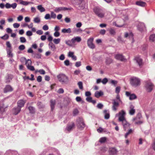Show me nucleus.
<instances>
[{"label":"nucleus","instance_id":"f257e3e1","mask_svg":"<svg viewBox=\"0 0 155 155\" xmlns=\"http://www.w3.org/2000/svg\"><path fill=\"white\" fill-rule=\"evenodd\" d=\"M94 12L95 14L99 17L103 18L104 15V11L99 7H95L93 9Z\"/></svg>","mask_w":155,"mask_h":155},{"label":"nucleus","instance_id":"f03ea898","mask_svg":"<svg viewBox=\"0 0 155 155\" xmlns=\"http://www.w3.org/2000/svg\"><path fill=\"white\" fill-rule=\"evenodd\" d=\"M130 83L133 86L136 87L140 85V81L139 78L133 77L130 78Z\"/></svg>","mask_w":155,"mask_h":155},{"label":"nucleus","instance_id":"7ed1b4c3","mask_svg":"<svg viewBox=\"0 0 155 155\" xmlns=\"http://www.w3.org/2000/svg\"><path fill=\"white\" fill-rule=\"evenodd\" d=\"M145 86L148 92H150L154 87L153 84L150 80L146 81H145Z\"/></svg>","mask_w":155,"mask_h":155},{"label":"nucleus","instance_id":"20e7f679","mask_svg":"<svg viewBox=\"0 0 155 155\" xmlns=\"http://www.w3.org/2000/svg\"><path fill=\"white\" fill-rule=\"evenodd\" d=\"M76 125L78 129L82 130L85 127V124L83 119L81 118H79L76 121Z\"/></svg>","mask_w":155,"mask_h":155},{"label":"nucleus","instance_id":"39448f33","mask_svg":"<svg viewBox=\"0 0 155 155\" xmlns=\"http://www.w3.org/2000/svg\"><path fill=\"white\" fill-rule=\"evenodd\" d=\"M125 112L123 110H122L118 114H116V116H117L118 117V120L119 121L122 122L124 120H126L125 117Z\"/></svg>","mask_w":155,"mask_h":155},{"label":"nucleus","instance_id":"423d86ee","mask_svg":"<svg viewBox=\"0 0 155 155\" xmlns=\"http://www.w3.org/2000/svg\"><path fill=\"white\" fill-rule=\"evenodd\" d=\"M57 77L60 82H65L68 81V77L63 74H60L58 75Z\"/></svg>","mask_w":155,"mask_h":155},{"label":"nucleus","instance_id":"0eeeda50","mask_svg":"<svg viewBox=\"0 0 155 155\" xmlns=\"http://www.w3.org/2000/svg\"><path fill=\"white\" fill-rule=\"evenodd\" d=\"M7 107L5 106L3 103L0 104V118L3 117V115L5 114V109Z\"/></svg>","mask_w":155,"mask_h":155},{"label":"nucleus","instance_id":"6e6552de","mask_svg":"<svg viewBox=\"0 0 155 155\" xmlns=\"http://www.w3.org/2000/svg\"><path fill=\"white\" fill-rule=\"evenodd\" d=\"M93 38H90L87 41L88 46L91 49H94L95 48L94 45L93 43Z\"/></svg>","mask_w":155,"mask_h":155},{"label":"nucleus","instance_id":"1a4fd4ad","mask_svg":"<svg viewBox=\"0 0 155 155\" xmlns=\"http://www.w3.org/2000/svg\"><path fill=\"white\" fill-rule=\"evenodd\" d=\"M112 104H113L112 107L113 110L116 111L117 110V108L119 106V103L117 101L115 100L114 99L113 100Z\"/></svg>","mask_w":155,"mask_h":155},{"label":"nucleus","instance_id":"9d476101","mask_svg":"<svg viewBox=\"0 0 155 155\" xmlns=\"http://www.w3.org/2000/svg\"><path fill=\"white\" fill-rule=\"evenodd\" d=\"M141 116L140 114H138L137 116L136 117H135L133 119V121L136 124H140L142 123V121H139L140 119Z\"/></svg>","mask_w":155,"mask_h":155},{"label":"nucleus","instance_id":"9b49d317","mask_svg":"<svg viewBox=\"0 0 155 155\" xmlns=\"http://www.w3.org/2000/svg\"><path fill=\"white\" fill-rule=\"evenodd\" d=\"M129 113L130 115H133L135 112V109L134 107L132 105H130L129 108Z\"/></svg>","mask_w":155,"mask_h":155},{"label":"nucleus","instance_id":"f8f14e48","mask_svg":"<svg viewBox=\"0 0 155 155\" xmlns=\"http://www.w3.org/2000/svg\"><path fill=\"white\" fill-rule=\"evenodd\" d=\"M137 28L140 31L144 30L145 29L144 24L143 23L139 22L137 25Z\"/></svg>","mask_w":155,"mask_h":155},{"label":"nucleus","instance_id":"ddd939ff","mask_svg":"<svg viewBox=\"0 0 155 155\" xmlns=\"http://www.w3.org/2000/svg\"><path fill=\"white\" fill-rule=\"evenodd\" d=\"M26 103V101L23 100H19L17 103V106L19 107H20V108L23 107L25 104Z\"/></svg>","mask_w":155,"mask_h":155},{"label":"nucleus","instance_id":"4468645a","mask_svg":"<svg viewBox=\"0 0 155 155\" xmlns=\"http://www.w3.org/2000/svg\"><path fill=\"white\" fill-rule=\"evenodd\" d=\"M13 90L12 87L10 85H6L4 89V92L5 93L12 91Z\"/></svg>","mask_w":155,"mask_h":155},{"label":"nucleus","instance_id":"2eb2a0df","mask_svg":"<svg viewBox=\"0 0 155 155\" xmlns=\"http://www.w3.org/2000/svg\"><path fill=\"white\" fill-rule=\"evenodd\" d=\"M122 122L124 130H126L130 127V124L127 122L126 120H124Z\"/></svg>","mask_w":155,"mask_h":155},{"label":"nucleus","instance_id":"dca6fc26","mask_svg":"<svg viewBox=\"0 0 155 155\" xmlns=\"http://www.w3.org/2000/svg\"><path fill=\"white\" fill-rule=\"evenodd\" d=\"M21 110L20 108L17 106V107H15L13 109L12 113L16 115L20 112Z\"/></svg>","mask_w":155,"mask_h":155},{"label":"nucleus","instance_id":"f3484780","mask_svg":"<svg viewBox=\"0 0 155 155\" xmlns=\"http://www.w3.org/2000/svg\"><path fill=\"white\" fill-rule=\"evenodd\" d=\"M81 40V38L79 37H74L71 39L72 43L74 44V45L75 44L76 42H79Z\"/></svg>","mask_w":155,"mask_h":155},{"label":"nucleus","instance_id":"a211bd4d","mask_svg":"<svg viewBox=\"0 0 155 155\" xmlns=\"http://www.w3.org/2000/svg\"><path fill=\"white\" fill-rule=\"evenodd\" d=\"M134 60L136 61L139 66L142 64V60L139 56H137L135 57Z\"/></svg>","mask_w":155,"mask_h":155},{"label":"nucleus","instance_id":"6ab92c4d","mask_svg":"<svg viewBox=\"0 0 155 155\" xmlns=\"http://www.w3.org/2000/svg\"><path fill=\"white\" fill-rule=\"evenodd\" d=\"M75 124L74 123H72L71 124H69L67 126L66 130L68 132H70L73 129L74 127Z\"/></svg>","mask_w":155,"mask_h":155},{"label":"nucleus","instance_id":"aec40b11","mask_svg":"<svg viewBox=\"0 0 155 155\" xmlns=\"http://www.w3.org/2000/svg\"><path fill=\"white\" fill-rule=\"evenodd\" d=\"M115 58L116 59L120 60L121 61H124L125 60V59L124 58V57L121 54H118L115 55Z\"/></svg>","mask_w":155,"mask_h":155},{"label":"nucleus","instance_id":"412c9836","mask_svg":"<svg viewBox=\"0 0 155 155\" xmlns=\"http://www.w3.org/2000/svg\"><path fill=\"white\" fill-rule=\"evenodd\" d=\"M104 95L103 92L101 91H96L94 93V96L97 98H99L100 97Z\"/></svg>","mask_w":155,"mask_h":155},{"label":"nucleus","instance_id":"4be33fe9","mask_svg":"<svg viewBox=\"0 0 155 155\" xmlns=\"http://www.w3.org/2000/svg\"><path fill=\"white\" fill-rule=\"evenodd\" d=\"M117 151L114 148H110L109 150V154L110 155H114L117 153Z\"/></svg>","mask_w":155,"mask_h":155},{"label":"nucleus","instance_id":"5701e85b","mask_svg":"<svg viewBox=\"0 0 155 155\" xmlns=\"http://www.w3.org/2000/svg\"><path fill=\"white\" fill-rule=\"evenodd\" d=\"M48 46L49 48L53 51H54L56 49L55 45L52 42L49 43Z\"/></svg>","mask_w":155,"mask_h":155},{"label":"nucleus","instance_id":"b1692460","mask_svg":"<svg viewBox=\"0 0 155 155\" xmlns=\"http://www.w3.org/2000/svg\"><path fill=\"white\" fill-rule=\"evenodd\" d=\"M136 4L138 6L141 7H144L146 5V3L145 2L141 1L137 2Z\"/></svg>","mask_w":155,"mask_h":155},{"label":"nucleus","instance_id":"393cba45","mask_svg":"<svg viewBox=\"0 0 155 155\" xmlns=\"http://www.w3.org/2000/svg\"><path fill=\"white\" fill-rule=\"evenodd\" d=\"M12 49H6L7 56L9 58H12L13 54L12 53Z\"/></svg>","mask_w":155,"mask_h":155},{"label":"nucleus","instance_id":"a878e982","mask_svg":"<svg viewBox=\"0 0 155 155\" xmlns=\"http://www.w3.org/2000/svg\"><path fill=\"white\" fill-rule=\"evenodd\" d=\"M61 32L63 33H70L71 32V29L70 28L68 29L63 28L61 30Z\"/></svg>","mask_w":155,"mask_h":155},{"label":"nucleus","instance_id":"bb28decb","mask_svg":"<svg viewBox=\"0 0 155 155\" xmlns=\"http://www.w3.org/2000/svg\"><path fill=\"white\" fill-rule=\"evenodd\" d=\"M104 118L106 119H108L110 117V114L108 111L107 110H104Z\"/></svg>","mask_w":155,"mask_h":155},{"label":"nucleus","instance_id":"cd10ccee","mask_svg":"<svg viewBox=\"0 0 155 155\" xmlns=\"http://www.w3.org/2000/svg\"><path fill=\"white\" fill-rule=\"evenodd\" d=\"M37 9L40 12H44L45 11V9L42 7L41 5H39L37 6Z\"/></svg>","mask_w":155,"mask_h":155},{"label":"nucleus","instance_id":"c85d7f7f","mask_svg":"<svg viewBox=\"0 0 155 155\" xmlns=\"http://www.w3.org/2000/svg\"><path fill=\"white\" fill-rule=\"evenodd\" d=\"M50 103L51 110H53L54 107V105L55 104V100H51L50 101Z\"/></svg>","mask_w":155,"mask_h":155},{"label":"nucleus","instance_id":"c756f323","mask_svg":"<svg viewBox=\"0 0 155 155\" xmlns=\"http://www.w3.org/2000/svg\"><path fill=\"white\" fill-rule=\"evenodd\" d=\"M133 37V35L131 32H130L128 33L127 32L125 33L124 37L125 38L129 37V38H132Z\"/></svg>","mask_w":155,"mask_h":155},{"label":"nucleus","instance_id":"7c9ffc66","mask_svg":"<svg viewBox=\"0 0 155 155\" xmlns=\"http://www.w3.org/2000/svg\"><path fill=\"white\" fill-rule=\"evenodd\" d=\"M24 59L26 60V65L27 67L30 65H31L32 64V61L31 60L28 59L27 60H26L25 58H24Z\"/></svg>","mask_w":155,"mask_h":155},{"label":"nucleus","instance_id":"2f4dec72","mask_svg":"<svg viewBox=\"0 0 155 155\" xmlns=\"http://www.w3.org/2000/svg\"><path fill=\"white\" fill-rule=\"evenodd\" d=\"M20 4L25 5H27L29 4L32 3L31 2H27L23 0H20Z\"/></svg>","mask_w":155,"mask_h":155},{"label":"nucleus","instance_id":"473e14b6","mask_svg":"<svg viewBox=\"0 0 155 155\" xmlns=\"http://www.w3.org/2000/svg\"><path fill=\"white\" fill-rule=\"evenodd\" d=\"M65 43L67 45L70 46H72L73 45H74V44L72 43L71 40V41L68 40L66 41Z\"/></svg>","mask_w":155,"mask_h":155},{"label":"nucleus","instance_id":"72a5a7b5","mask_svg":"<svg viewBox=\"0 0 155 155\" xmlns=\"http://www.w3.org/2000/svg\"><path fill=\"white\" fill-rule=\"evenodd\" d=\"M61 39L59 38H54L53 40L54 43L55 44H58L60 42Z\"/></svg>","mask_w":155,"mask_h":155},{"label":"nucleus","instance_id":"f704fd0d","mask_svg":"<svg viewBox=\"0 0 155 155\" xmlns=\"http://www.w3.org/2000/svg\"><path fill=\"white\" fill-rule=\"evenodd\" d=\"M155 40V34H153L150 35V40L153 42Z\"/></svg>","mask_w":155,"mask_h":155},{"label":"nucleus","instance_id":"c9c22d12","mask_svg":"<svg viewBox=\"0 0 155 155\" xmlns=\"http://www.w3.org/2000/svg\"><path fill=\"white\" fill-rule=\"evenodd\" d=\"M33 21L35 23H38L40 22V19L38 17H36L34 18Z\"/></svg>","mask_w":155,"mask_h":155},{"label":"nucleus","instance_id":"e433bc0d","mask_svg":"<svg viewBox=\"0 0 155 155\" xmlns=\"http://www.w3.org/2000/svg\"><path fill=\"white\" fill-rule=\"evenodd\" d=\"M6 45L7 47L6 49H12L11 45L9 41H7L6 43Z\"/></svg>","mask_w":155,"mask_h":155},{"label":"nucleus","instance_id":"4c0bfd02","mask_svg":"<svg viewBox=\"0 0 155 155\" xmlns=\"http://www.w3.org/2000/svg\"><path fill=\"white\" fill-rule=\"evenodd\" d=\"M112 60L109 58H107L106 59V62L107 64H111L112 62Z\"/></svg>","mask_w":155,"mask_h":155},{"label":"nucleus","instance_id":"58836bf2","mask_svg":"<svg viewBox=\"0 0 155 155\" xmlns=\"http://www.w3.org/2000/svg\"><path fill=\"white\" fill-rule=\"evenodd\" d=\"M137 98V96L134 94H132L130 95L129 99L130 100L135 99Z\"/></svg>","mask_w":155,"mask_h":155},{"label":"nucleus","instance_id":"ea45409f","mask_svg":"<svg viewBox=\"0 0 155 155\" xmlns=\"http://www.w3.org/2000/svg\"><path fill=\"white\" fill-rule=\"evenodd\" d=\"M28 109L30 113H34L35 112V108L33 107L30 106L28 107Z\"/></svg>","mask_w":155,"mask_h":155},{"label":"nucleus","instance_id":"a19ab883","mask_svg":"<svg viewBox=\"0 0 155 155\" xmlns=\"http://www.w3.org/2000/svg\"><path fill=\"white\" fill-rule=\"evenodd\" d=\"M79 87L80 89L83 90V83L81 81H79L78 83Z\"/></svg>","mask_w":155,"mask_h":155},{"label":"nucleus","instance_id":"79ce46f5","mask_svg":"<svg viewBox=\"0 0 155 155\" xmlns=\"http://www.w3.org/2000/svg\"><path fill=\"white\" fill-rule=\"evenodd\" d=\"M20 42L22 43H25L26 41V40L25 38L24 37H21L20 38Z\"/></svg>","mask_w":155,"mask_h":155},{"label":"nucleus","instance_id":"37998d69","mask_svg":"<svg viewBox=\"0 0 155 155\" xmlns=\"http://www.w3.org/2000/svg\"><path fill=\"white\" fill-rule=\"evenodd\" d=\"M110 83L113 85L114 86H116L117 83V81L112 80L110 81Z\"/></svg>","mask_w":155,"mask_h":155},{"label":"nucleus","instance_id":"c03bdc74","mask_svg":"<svg viewBox=\"0 0 155 155\" xmlns=\"http://www.w3.org/2000/svg\"><path fill=\"white\" fill-rule=\"evenodd\" d=\"M106 140V138L105 137H103L100 139L99 141L101 143H103Z\"/></svg>","mask_w":155,"mask_h":155},{"label":"nucleus","instance_id":"a18cd8bd","mask_svg":"<svg viewBox=\"0 0 155 155\" xmlns=\"http://www.w3.org/2000/svg\"><path fill=\"white\" fill-rule=\"evenodd\" d=\"M120 90V87L119 86L117 87L115 89V92L117 94H119Z\"/></svg>","mask_w":155,"mask_h":155},{"label":"nucleus","instance_id":"49530a36","mask_svg":"<svg viewBox=\"0 0 155 155\" xmlns=\"http://www.w3.org/2000/svg\"><path fill=\"white\" fill-rule=\"evenodd\" d=\"M9 38V36L7 34H5L1 38L4 40H7Z\"/></svg>","mask_w":155,"mask_h":155},{"label":"nucleus","instance_id":"de8ad7c7","mask_svg":"<svg viewBox=\"0 0 155 155\" xmlns=\"http://www.w3.org/2000/svg\"><path fill=\"white\" fill-rule=\"evenodd\" d=\"M109 32L111 35H114L115 34V32L114 30L113 29L111 28L109 30Z\"/></svg>","mask_w":155,"mask_h":155},{"label":"nucleus","instance_id":"09e8293b","mask_svg":"<svg viewBox=\"0 0 155 155\" xmlns=\"http://www.w3.org/2000/svg\"><path fill=\"white\" fill-rule=\"evenodd\" d=\"M108 80L107 78H104L101 81V82L104 84H106Z\"/></svg>","mask_w":155,"mask_h":155},{"label":"nucleus","instance_id":"8fccbe9b","mask_svg":"<svg viewBox=\"0 0 155 155\" xmlns=\"http://www.w3.org/2000/svg\"><path fill=\"white\" fill-rule=\"evenodd\" d=\"M25 46L24 45H21L18 47V49L20 50H23L25 49Z\"/></svg>","mask_w":155,"mask_h":155},{"label":"nucleus","instance_id":"3c124183","mask_svg":"<svg viewBox=\"0 0 155 155\" xmlns=\"http://www.w3.org/2000/svg\"><path fill=\"white\" fill-rule=\"evenodd\" d=\"M27 68L28 69L31 71H34L35 70L34 67L33 66H31V65L27 67Z\"/></svg>","mask_w":155,"mask_h":155},{"label":"nucleus","instance_id":"603ef678","mask_svg":"<svg viewBox=\"0 0 155 155\" xmlns=\"http://www.w3.org/2000/svg\"><path fill=\"white\" fill-rule=\"evenodd\" d=\"M5 19L2 18L0 20V24L1 25H5Z\"/></svg>","mask_w":155,"mask_h":155},{"label":"nucleus","instance_id":"864d4df0","mask_svg":"<svg viewBox=\"0 0 155 155\" xmlns=\"http://www.w3.org/2000/svg\"><path fill=\"white\" fill-rule=\"evenodd\" d=\"M41 55L39 54H36L34 56V58L38 59L41 58Z\"/></svg>","mask_w":155,"mask_h":155},{"label":"nucleus","instance_id":"5fc2aeb1","mask_svg":"<svg viewBox=\"0 0 155 155\" xmlns=\"http://www.w3.org/2000/svg\"><path fill=\"white\" fill-rule=\"evenodd\" d=\"M38 72L41 74H45V71L43 69H40L38 71Z\"/></svg>","mask_w":155,"mask_h":155},{"label":"nucleus","instance_id":"6e6d98bb","mask_svg":"<svg viewBox=\"0 0 155 155\" xmlns=\"http://www.w3.org/2000/svg\"><path fill=\"white\" fill-rule=\"evenodd\" d=\"M51 17L53 18H55L56 17V15L53 12H51Z\"/></svg>","mask_w":155,"mask_h":155},{"label":"nucleus","instance_id":"4d7b16f0","mask_svg":"<svg viewBox=\"0 0 155 155\" xmlns=\"http://www.w3.org/2000/svg\"><path fill=\"white\" fill-rule=\"evenodd\" d=\"M54 35L55 37H57L60 35V33L59 32L55 31L54 33Z\"/></svg>","mask_w":155,"mask_h":155},{"label":"nucleus","instance_id":"13d9d810","mask_svg":"<svg viewBox=\"0 0 155 155\" xmlns=\"http://www.w3.org/2000/svg\"><path fill=\"white\" fill-rule=\"evenodd\" d=\"M81 71L79 70H76L74 72V74L75 75H78L80 73Z\"/></svg>","mask_w":155,"mask_h":155},{"label":"nucleus","instance_id":"bf43d9fd","mask_svg":"<svg viewBox=\"0 0 155 155\" xmlns=\"http://www.w3.org/2000/svg\"><path fill=\"white\" fill-rule=\"evenodd\" d=\"M26 34L27 36H30L32 35V33L31 31H27Z\"/></svg>","mask_w":155,"mask_h":155},{"label":"nucleus","instance_id":"052dcab7","mask_svg":"<svg viewBox=\"0 0 155 155\" xmlns=\"http://www.w3.org/2000/svg\"><path fill=\"white\" fill-rule=\"evenodd\" d=\"M48 27L47 25H44L42 27V29L45 31H47L48 29Z\"/></svg>","mask_w":155,"mask_h":155},{"label":"nucleus","instance_id":"680f3d73","mask_svg":"<svg viewBox=\"0 0 155 155\" xmlns=\"http://www.w3.org/2000/svg\"><path fill=\"white\" fill-rule=\"evenodd\" d=\"M78 109H74L73 112V114L75 116L78 114Z\"/></svg>","mask_w":155,"mask_h":155},{"label":"nucleus","instance_id":"e2e57ef3","mask_svg":"<svg viewBox=\"0 0 155 155\" xmlns=\"http://www.w3.org/2000/svg\"><path fill=\"white\" fill-rule=\"evenodd\" d=\"M17 6V4L16 3H15L11 5V7L13 9H15L16 8Z\"/></svg>","mask_w":155,"mask_h":155},{"label":"nucleus","instance_id":"0e129e2a","mask_svg":"<svg viewBox=\"0 0 155 155\" xmlns=\"http://www.w3.org/2000/svg\"><path fill=\"white\" fill-rule=\"evenodd\" d=\"M53 38L50 35H49L48 38V40L50 42H52L51 41L52 40Z\"/></svg>","mask_w":155,"mask_h":155},{"label":"nucleus","instance_id":"69168bd1","mask_svg":"<svg viewBox=\"0 0 155 155\" xmlns=\"http://www.w3.org/2000/svg\"><path fill=\"white\" fill-rule=\"evenodd\" d=\"M13 26L15 28H17L19 27L20 25L17 23H15L13 24Z\"/></svg>","mask_w":155,"mask_h":155},{"label":"nucleus","instance_id":"338daca9","mask_svg":"<svg viewBox=\"0 0 155 155\" xmlns=\"http://www.w3.org/2000/svg\"><path fill=\"white\" fill-rule=\"evenodd\" d=\"M69 61L68 60H65L64 61V64L67 66H69Z\"/></svg>","mask_w":155,"mask_h":155},{"label":"nucleus","instance_id":"774afa93","mask_svg":"<svg viewBox=\"0 0 155 155\" xmlns=\"http://www.w3.org/2000/svg\"><path fill=\"white\" fill-rule=\"evenodd\" d=\"M81 65V63L80 61L77 62L75 64V66L77 67H80Z\"/></svg>","mask_w":155,"mask_h":155}]
</instances>
